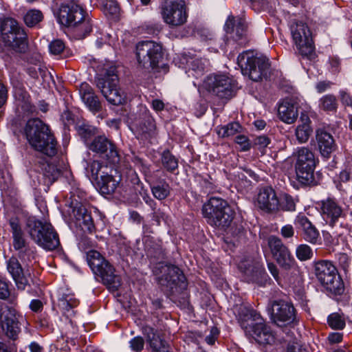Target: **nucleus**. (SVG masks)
Masks as SVG:
<instances>
[{
    "label": "nucleus",
    "mask_w": 352,
    "mask_h": 352,
    "mask_svg": "<svg viewBox=\"0 0 352 352\" xmlns=\"http://www.w3.org/2000/svg\"><path fill=\"white\" fill-rule=\"evenodd\" d=\"M16 350L14 343L0 342V352H15Z\"/></svg>",
    "instance_id": "obj_63"
},
{
    "label": "nucleus",
    "mask_w": 352,
    "mask_h": 352,
    "mask_svg": "<svg viewBox=\"0 0 352 352\" xmlns=\"http://www.w3.org/2000/svg\"><path fill=\"white\" fill-rule=\"evenodd\" d=\"M267 267L274 279L279 283L280 277L278 276V270L275 264L273 263H269L267 264Z\"/></svg>",
    "instance_id": "obj_64"
},
{
    "label": "nucleus",
    "mask_w": 352,
    "mask_h": 352,
    "mask_svg": "<svg viewBox=\"0 0 352 352\" xmlns=\"http://www.w3.org/2000/svg\"><path fill=\"white\" fill-rule=\"evenodd\" d=\"M74 217L76 220V224H78L84 218L85 214H89L85 206L81 204H76L73 209Z\"/></svg>",
    "instance_id": "obj_52"
},
{
    "label": "nucleus",
    "mask_w": 352,
    "mask_h": 352,
    "mask_svg": "<svg viewBox=\"0 0 352 352\" xmlns=\"http://www.w3.org/2000/svg\"><path fill=\"white\" fill-rule=\"evenodd\" d=\"M295 230L292 225L287 224L280 229V234L285 239H290L294 236Z\"/></svg>",
    "instance_id": "obj_56"
},
{
    "label": "nucleus",
    "mask_w": 352,
    "mask_h": 352,
    "mask_svg": "<svg viewBox=\"0 0 352 352\" xmlns=\"http://www.w3.org/2000/svg\"><path fill=\"white\" fill-rule=\"evenodd\" d=\"M289 28L299 53L302 56L312 59L315 56V47L312 33L308 25L302 21L293 20L290 22Z\"/></svg>",
    "instance_id": "obj_12"
},
{
    "label": "nucleus",
    "mask_w": 352,
    "mask_h": 352,
    "mask_svg": "<svg viewBox=\"0 0 352 352\" xmlns=\"http://www.w3.org/2000/svg\"><path fill=\"white\" fill-rule=\"evenodd\" d=\"M76 130L79 135L85 140H87L96 133V129L94 126L84 122L78 124L76 126Z\"/></svg>",
    "instance_id": "obj_45"
},
{
    "label": "nucleus",
    "mask_w": 352,
    "mask_h": 352,
    "mask_svg": "<svg viewBox=\"0 0 352 352\" xmlns=\"http://www.w3.org/2000/svg\"><path fill=\"white\" fill-rule=\"evenodd\" d=\"M27 229L30 237L41 248L51 251L59 247L58 234L50 223L30 218Z\"/></svg>",
    "instance_id": "obj_6"
},
{
    "label": "nucleus",
    "mask_w": 352,
    "mask_h": 352,
    "mask_svg": "<svg viewBox=\"0 0 352 352\" xmlns=\"http://www.w3.org/2000/svg\"><path fill=\"white\" fill-rule=\"evenodd\" d=\"M4 46L16 53L24 54L28 49V34L22 25L12 18H6L0 26Z\"/></svg>",
    "instance_id": "obj_5"
},
{
    "label": "nucleus",
    "mask_w": 352,
    "mask_h": 352,
    "mask_svg": "<svg viewBox=\"0 0 352 352\" xmlns=\"http://www.w3.org/2000/svg\"><path fill=\"white\" fill-rule=\"evenodd\" d=\"M130 129L138 138H146L155 129V123L150 111L144 107L131 123Z\"/></svg>",
    "instance_id": "obj_18"
},
{
    "label": "nucleus",
    "mask_w": 352,
    "mask_h": 352,
    "mask_svg": "<svg viewBox=\"0 0 352 352\" xmlns=\"http://www.w3.org/2000/svg\"><path fill=\"white\" fill-rule=\"evenodd\" d=\"M242 127L239 122H231L220 127L217 130L219 137L226 138L234 135L237 133H240Z\"/></svg>",
    "instance_id": "obj_42"
},
{
    "label": "nucleus",
    "mask_w": 352,
    "mask_h": 352,
    "mask_svg": "<svg viewBox=\"0 0 352 352\" xmlns=\"http://www.w3.org/2000/svg\"><path fill=\"white\" fill-rule=\"evenodd\" d=\"M270 143V140L265 135L258 136L254 139V146L261 151L262 153H265V149Z\"/></svg>",
    "instance_id": "obj_53"
},
{
    "label": "nucleus",
    "mask_w": 352,
    "mask_h": 352,
    "mask_svg": "<svg viewBox=\"0 0 352 352\" xmlns=\"http://www.w3.org/2000/svg\"><path fill=\"white\" fill-rule=\"evenodd\" d=\"M294 223L300 230L301 237L305 241L312 245L321 243L319 230L306 216L298 215L294 220Z\"/></svg>",
    "instance_id": "obj_23"
},
{
    "label": "nucleus",
    "mask_w": 352,
    "mask_h": 352,
    "mask_svg": "<svg viewBox=\"0 0 352 352\" xmlns=\"http://www.w3.org/2000/svg\"><path fill=\"white\" fill-rule=\"evenodd\" d=\"M162 14L164 21L172 26L183 25L187 19L185 4L182 1H166Z\"/></svg>",
    "instance_id": "obj_17"
},
{
    "label": "nucleus",
    "mask_w": 352,
    "mask_h": 352,
    "mask_svg": "<svg viewBox=\"0 0 352 352\" xmlns=\"http://www.w3.org/2000/svg\"><path fill=\"white\" fill-rule=\"evenodd\" d=\"M143 333L153 352H168L166 342L160 338L157 331L153 327L149 326L144 327Z\"/></svg>",
    "instance_id": "obj_31"
},
{
    "label": "nucleus",
    "mask_w": 352,
    "mask_h": 352,
    "mask_svg": "<svg viewBox=\"0 0 352 352\" xmlns=\"http://www.w3.org/2000/svg\"><path fill=\"white\" fill-rule=\"evenodd\" d=\"M202 214L208 224L221 228L228 227L233 218L232 210L227 201L215 197L203 205Z\"/></svg>",
    "instance_id": "obj_8"
},
{
    "label": "nucleus",
    "mask_w": 352,
    "mask_h": 352,
    "mask_svg": "<svg viewBox=\"0 0 352 352\" xmlns=\"http://www.w3.org/2000/svg\"><path fill=\"white\" fill-rule=\"evenodd\" d=\"M321 214L326 223L332 228L337 226L344 216L342 206L333 197L321 201Z\"/></svg>",
    "instance_id": "obj_20"
},
{
    "label": "nucleus",
    "mask_w": 352,
    "mask_h": 352,
    "mask_svg": "<svg viewBox=\"0 0 352 352\" xmlns=\"http://www.w3.org/2000/svg\"><path fill=\"white\" fill-rule=\"evenodd\" d=\"M120 181V175L113 176L107 171L102 172L96 184L100 193L103 195H111L116 192Z\"/></svg>",
    "instance_id": "obj_30"
},
{
    "label": "nucleus",
    "mask_w": 352,
    "mask_h": 352,
    "mask_svg": "<svg viewBox=\"0 0 352 352\" xmlns=\"http://www.w3.org/2000/svg\"><path fill=\"white\" fill-rule=\"evenodd\" d=\"M332 82L330 81H320L316 85V89L318 93H322L330 89Z\"/></svg>",
    "instance_id": "obj_62"
},
{
    "label": "nucleus",
    "mask_w": 352,
    "mask_h": 352,
    "mask_svg": "<svg viewBox=\"0 0 352 352\" xmlns=\"http://www.w3.org/2000/svg\"><path fill=\"white\" fill-rule=\"evenodd\" d=\"M204 87L208 92L220 98H230L234 94L233 81L225 75L212 74L207 76Z\"/></svg>",
    "instance_id": "obj_16"
},
{
    "label": "nucleus",
    "mask_w": 352,
    "mask_h": 352,
    "mask_svg": "<svg viewBox=\"0 0 352 352\" xmlns=\"http://www.w3.org/2000/svg\"><path fill=\"white\" fill-rule=\"evenodd\" d=\"M161 275L157 276V282L162 289L174 292L177 287L184 289L186 287V278L182 271L173 265H160L159 267Z\"/></svg>",
    "instance_id": "obj_14"
},
{
    "label": "nucleus",
    "mask_w": 352,
    "mask_h": 352,
    "mask_svg": "<svg viewBox=\"0 0 352 352\" xmlns=\"http://www.w3.org/2000/svg\"><path fill=\"white\" fill-rule=\"evenodd\" d=\"M328 324L334 329H342L345 327V320L338 313H333L328 316Z\"/></svg>",
    "instance_id": "obj_47"
},
{
    "label": "nucleus",
    "mask_w": 352,
    "mask_h": 352,
    "mask_svg": "<svg viewBox=\"0 0 352 352\" xmlns=\"http://www.w3.org/2000/svg\"><path fill=\"white\" fill-rule=\"evenodd\" d=\"M163 167L168 172H173L178 168V160L168 150L163 151L161 155Z\"/></svg>",
    "instance_id": "obj_39"
},
{
    "label": "nucleus",
    "mask_w": 352,
    "mask_h": 352,
    "mask_svg": "<svg viewBox=\"0 0 352 352\" xmlns=\"http://www.w3.org/2000/svg\"><path fill=\"white\" fill-rule=\"evenodd\" d=\"M144 341L140 336H136L132 338L129 342L131 349L135 352H140L144 349Z\"/></svg>",
    "instance_id": "obj_54"
},
{
    "label": "nucleus",
    "mask_w": 352,
    "mask_h": 352,
    "mask_svg": "<svg viewBox=\"0 0 352 352\" xmlns=\"http://www.w3.org/2000/svg\"><path fill=\"white\" fill-rule=\"evenodd\" d=\"M30 184L34 188L36 189L41 182V174L32 171L30 173Z\"/></svg>",
    "instance_id": "obj_59"
},
{
    "label": "nucleus",
    "mask_w": 352,
    "mask_h": 352,
    "mask_svg": "<svg viewBox=\"0 0 352 352\" xmlns=\"http://www.w3.org/2000/svg\"><path fill=\"white\" fill-rule=\"evenodd\" d=\"M10 296L8 284L0 278V299H6Z\"/></svg>",
    "instance_id": "obj_60"
},
{
    "label": "nucleus",
    "mask_w": 352,
    "mask_h": 352,
    "mask_svg": "<svg viewBox=\"0 0 352 352\" xmlns=\"http://www.w3.org/2000/svg\"><path fill=\"white\" fill-rule=\"evenodd\" d=\"M7 269L11 274L18 289L24 290L29 284L28 276H30L29 270L24 272L21 263L15 257H11L7 261Z\"/></svg>",
    "instance_id": "obj_27"
},
{
    "label": "nucleus",
    "mask_w": 352,
    "mask_h": 352,
    "mask_svg": "<svg viewBox=\"0 0 352 352\" xmlns=\"http://www.w3.org/2000/svg\"><path fill=\"white\" fill-rule=\"evenodd\" d=\"M239 270L244 274L248 281L256 282L266 276L265 268L257 260L245 258L239 264Z\"/></svg>",
    "instance_id": "obj_25"
},
{
    "label": "nucleus",
    "mask_w": 352,
    "mask_h": 352,
    "mask_svg": "<svg viewBox=\"0 0 352 352\" xmlns=\"http://www.w3.org/2000/svg\"><path fill=\"white\" fill-rule=\"evenodd\" d=\"M144 243L148 256L158 257L161 254L162 251L160 247L157 244L151 245V242L149 241L148 237L144 238Z\"/></svg>",
    "instance_id": "obj_49"
},
{
    "label": "nucleus",
    "mask_w": 352,
    "mask_h": 352,
    "mask_svg": "<svg viewBox=\"0 0 352 352\" xmlns=\"http://www.w3.org/2000/svg\"><path fill=\"white\" fill-rule=\"evenodd\" d=\"M88 147L94 153L104 155L113 163L117 162L119 160L116 146L104 135L95 137Z\"/></svg>",
    "instance_id": "obj_22"
},
{
    "label": "nucleus",
    "mask_w": 352,
    "mask_h": 352,
    "mask_svg": "<svg viewBox=\"0 0 352 352\" xmlns=\"http://www.w3.org/2000/svg\"><path fill=\"white\" fill-rule=\"evenodd\" d=\"M144 29L147 34L157 35L162 30V25L160 23H148L145 25Z\"/></svg>",
    "instance_id": "obj_55"
},
{
    "label": "nucleus",
    "mask_w": 352,
    "mask_h": 352,
    "mask_svg": "<svg viewBox=\"0 0 352 352\" xmlns=\"http://www.w3.org/2000/svg\"><path fill=\"white\" fill-rule=\"evenodd\" d=\"M109 169L108 166L103 165L98 161L94 160L88 164L87 171V174H90L91 179L97 182L100 179L102 172H107Z\"/></svg>",
    "instance_id": "obj_38"
},
{
    "label": "nucleus",
    "mask_w": 352,
    "mask_h": 352,
    "mask_svg": "<svg viewBox=\"0 0 352 352\" xmlns=\"http://www.w3.org/2000/svg\"><path fill=\"white\" fill-rule=\"evenodd\" d=\"M96 84L109 104L118 106L125 102L126 96L118 87V77L115 68H109L103 76L96 78Z\"/></svg>",
    "instance_id": "obj_10"
},
{
    "label": "nucleus",
    "mask_w": 352,
    "mask_h": 352,
    "mask_svg": "<svg viewBox=\"0 0 352 352\" xmlns=\"http://www.w3.org/2000/svg\"><path fill=\"white\" fill-rule=\"evenodd\" d=\"M104 7L112 14L117 13L119 10L118 6L114 0H108Z\"/></svg>",
    "instance_id": "obj_61"
},
{
    "label": "nucleus",
    "mask_w": 352,
    "mask_h": 352,
    "mask_svg": "<svg viewBox=\"0 0 352 352\" xmlns=\"http://www.w3.org/2000/svg\"><path fill=\"white\" fill-rule=\"evenodd\" d=\"M297 258L302 261L310 259L313 256L312 249L307 244H300L296 248Z\"/></svg>",
    "instance_id": "obj_46"
},
{
    "label": "nucleus",
    "mask_w": 352,
    "mask_h": 352,
    "mask_svg": "<svg viewBox=\"0 0 352 352\" xmlns=\"http://www.w3.org/2000/svg\"><path fill=\"white\" fill-rule=\"evenodd\" d=\"M65 48V43L60 39H54L49 44V50L54 55L60 54Z\"/></svg>",
    "instance_id": "obj_51"
},
{
    "label": "nucleus",
    "mask_w": 352,
    "mask_h": 352,
    "mask_svg": "<svg viewBox=\"0 0 352 352\" xmlns=\"http://www.w3.org/2000/svg\"><path fill=\"white\" fill-rule=\"evenodd\" d=\"M272 321L278 326H285L296 321V310L293 305L284 300H270L267 307Z\"/></svg>",
    "instance_id": "obj_15"
},
{
    "label": "nucleus",
    "mask_w": 352,
    "mask_h": 352,
    "mask_svg": "<svg viewBox=\"0 0 352 352\" xmlns=\"http://www.w3.org/2000/svg\"><path fill=\"white\" fill-rule=\"evenodd\" d=\"M294 155L296 157L295 169L298 181L304 185H316L314 175L316 162L314 153L307 147H300Z\"/></svg>",
    "instance_id": "obj_11"
},
{
    "label": "nucleus",
    "mask_w": 352,
    "mask_h": 352,
    "mask_svg": "<svg viewBox=\"0 0 352 352\" xmlns=\"http://www.w3.org/2000/svg\"><path fill=\"white\" fill-rule=\"evenodd\" d=\"M314 274L318 282L329 294L340 296L344 292V282L333 263L327 260L314 263Z\"/></svg>",
    "instance_id": "obj_7"
},
{
    "label": "nucleus",
    "mask_w": 352,
    "mask_h": 352,
    "mask_svg": "<svg viewBox=\"0 0 352 352\" xmlns=\"http://www.w3.org/2000/svg\"><path fill=\"white\" fill-rule=\"evenodd\" d=\"M188 75L195 78L201 76L205 71V64L201 59L195 58L188 61Z\"/></svg>",
    "instance_id": "obj_40"
},
{
    "label": "nucleus",
    "mask_w": 352,
    "mask_h": 352,
    "mask_svg": "<svg viewBox=\"0 0 352 352\" xmlns=\"http://www.w3.org/2000/svg\"><path fill=\"white\" fill-rule=\"evenodd\" d=\"M78 300L76 298L74 294L67 292H60L58 298V306L64 311H69L72 309L77 307Z\"/></svg>",
    "instance_id": "obj_35"
},
{
    "label": "nucleus",
    "mask_w": 352,
    "mask_h": 352,
    "mask_svg": "<svg viewBox=\"0 0 352 352\" xmlns=\"http://www.w3.org/2000/svg\"><path fill=\"white\" fill-rule=\"evenodd\" d=\"M298 116L297 107L287 101H283L278 108V116L285 123L292 124L297 119Z\"/></svg>",
    "instance_id": "obj_32"
},
{
    "label": "nucleus",
    "mask_w": 352,
    "mask_h": 352,
    "mask_svg": "<svg viewBox=\"0 0 352 352\" xmlns=\"http://www.w3.org/2000/svg\"><path fill=\"white\" fill-rule=\"evenodd\" d=\"M296 200L288 194H283L279 199L278 211L293 212L296 210Z\"/></svg>",
    "instance_id": "obj_43"
},
{
    "label": "nucleus",
    "mask_w": 352,
    "mask_h": 352,
    "mask_svg": "<svg viewBox=\"0 0 352 352\" xmlns=\"http://www.w3.org/2000/svg\"><path fill=\"white\" fill-rule=\"evenodd\" d=\"M24 133L26 139L35 151L48 157H54L58 152V142L50 126L39 118L28 120Z\"/></svg>",
    "instance_id": "obj_3"
},
{
    "label": "nucleus",
    "mask_w": 352,
    "mask_h": 352,
    "mask_svg": "<svg viewBox=\"0 0 352 352\" xmlns=\"http://www.w3.org/2000/svg\"><path fill=\"white\" fill-rule=\"evenodd\" d=\"M9 223L12 234L13 247L16 250L20 251L27 247L23 232L17 219H11Z\"/></svg>",
    "instance_id": "obj_33"
},
{
    "label": "nucleus",
    "mask_w": 352,
    "mask_h": 352,
    "mask_svg": "<svg viewBox=\"0 0 352 352\" xmlns=\"http://www.w3.org/2000/svg\"><path fill=\"white\" fill-rule=\"evenodd\" d=\"M77 225L81 227L84 232L92 233L95 230L94 221L91 214H85L84 218Z\"/></svg>",
    "instance_id": "obj_50"
},
{
    "label": "nucleus",
    "mask_w": 352,
    "mask_h": 352,
    "mask_svg": "<svg viewBox=\"0 0 352 352\" xmlns=\"http://www.w3.org/2000/svg\"><path fill=\"white\" fill-rule=\"evenodd\" d=\"M225 30L228 34H234L232 38L239 45H244L247 42L246 25L243 19L239 18L235 20L233 16H229L225 24Z\"/></svg>",
    "instance_id": "obj_26"
},
{
    "label": "nucleus",
    "mask_w": 352,
    "mask_h": 352,
    "mask_svg": "<svg viewBox=\"0 0 352 352\" xmlns=\"http://www.w3.org/2000/svg\"><path fill=\"white\" fill-rule=\"evenodd\" d=\"M256 206L268 214L278 212L279 199L275 190L270 186L261 188L256 195Z\"/></svg>",
    "instance_id": "obj_21"
},
{
    "label": "nucleus",
    "mask_w": 352,
    "mask_h": 352,
    "mask_svg": "<svg viewBox=\"0 0 352 352\" xmlns=\"http://www.w3.org/2000/svg\"><path fill=\"white\" fill-rule=\"evenodd\" d=\"M338 105L337 98L333 94H327L319 100L320 108L326 111H336Z\"/></svg>",
    "instance_id": "obj_41"
},
{
    "label": "nucleus",
    "mask_w": 352,
    "mask_h": 352,
    "mask_svg": "<svg viewBox=\"0 0 352 352\" xmlns=\"http://www.w3.org/2000/svg\"><path fill=\"white\" fill-rule=\"evenodd\" d=\"M89 266L98 280L111 291H116L121 286V278L116 274L115 267L96 250L87 253Z\"/></svg>",
    "instance_id": "obj_4"
},
{
    "label": "nucleus",
    "mask_w": 352,
    "mask_h": 352,
    "mask_svg": "<svg viewBox=\"0 0 352 352\" xmlns=\"http://www.w3.org/2000/svg\"><path fill=\"white\" fill-rule=\"evenodd\" d=\"M267 243L274 258L280 266L285 270L292 268L295 263V260L282 240L277 236H270Z\"/></svg>",
    "instance_id": "obj_19"
},
{
    "label": "nucleus",
    "mask_w": 352,
    "mask_h": 352,
    "mask_svg": "<svg viewBox=\"0 0 352 352\" xmlns=\"http://www.w3.org/2000/svg\"><path fill=\"white\" fill-rule=\"evenodd\" d=\"M237 64L242 74L255 82L266 78L270 69L269 59L265 56H258L250 51L240 54L237 57Z\"/></svg>",
    "instance_id": "obj_9"
},
{
    "label": "nucleus",
    "mask_w": 352,
    "mask_h": 352,
    "mask_svg": "<svg viewBox=\"0 0 352 352\" xmlns=\"http://www.w3.org/2000/svg\"><path fill=\"white\" fill-rule=\"evenodd\" d=\"M170 187L164 179H160L151 186V191L153 196L159 199H166L170 194Z\"/></svg>",
    "instance_id": "obj_37"
},
{
    "label": "nucleus",
    "mask_w": 352,
    "mask_h": 352,
    "mask_svg": "<svg viewBox=\"0 0 352 352\" xmlns=\"http://www.w3.org/2000/svg\"><path fill=\"white\" fill-rule=\"evenodd\" d=\"M316 138L321 155L326 159H329L331 154L336 149V144L333 136L323 129H318Z\"/></svg>",
    "instance_id": "obj_29"
},
{
    "label": "nucleus",
    "mask_w": 352,
    "mask_h": 352,
    "mask_svg": "<svg viewBox=\"0 0 352 352\" xmlns=\"http://www.w3.org/2000/svg\"><path fill=\"white\" fill-rule=\"evenodd\" d=\"M19 256L22 262L26 263L27 266L29 267L35 259V252L32 248L26 247L19 251Z\"/></svg>",
    "instance_id": "obj_48"
},
{
    "label": "nucleus",
    "mask_w": 352,
    "mask_h": 352,
    "mask_svg": "<svg viewBox=\"0 0 352 352\" xmlns=\"http://www.w3.org/2000/svg\"><path fill=\"white\" fill-rule=\"evenodd\" d=\"M234 314L241 328L258 343L271 344L274 336L261 314L252 307L244 305L236 306Z\"/></svg>",
    "instance_id": "obj_1"
},
{
    "label": "nucleus",
    "mask_w": 352,
    "mask_h": 352,
    "mask_svg": "<svg viewBox=\"0 0 352 352\" xmlns=\"http://www.w3.org/2000/svg\"><path fill=\"white\" fill-rule=\"evenodd\" d=\"M42 171L43 184L48 187L58 178L60 174L59 169L54 164L50 163L43 164Z\"/></svg>",
    "instance_id": "obj_34"
},
{
    "label": "nucleus",
    "mask_w": 352,
    "mask_h": 352,
    "mask_svg": "<svg viewBox=\"0 0 352 352\" xmlns=\"http://www.w3.org/2000/svg\"><path fill=\"white\" fill-rule=\"evenodd\" d=\"M80 98L86 107L96 113L102 109L101 102L93 88L87 82H82L79 87Z\"/></svg>",
    "instance_id": "obj_28"
},
{
    "label": "nucleus",
    "mask_w": 352,
    "mask_h": 352,
    "mask_svg": "<svg viewBox=\"0 0 352 352\" xmlns=\"http://www.w3.org/2000/svg\"><path fill=\"white\" fill-rule=\"evenodd\" d=\"M339 98L343 105L348 107L352 106V97L350 94L345 90L341 89L339 91Z\"/></svg>",
    "instance_id": "obj_57"
},
{
    "label": "nucleus",
    "mask_w": 352,
    "mask_h": 352,
    "mask_svg": "<svg viewBox=\"0 0 352 352\" xmlns=\"http://www.w3.org/2000/svg\"><path fill=\"white\" fill-rule=\"evenodd\" d=\"M136 56L141 67L146 69H155L159 67L162 59V49L154 41H141L136 45Z\"/></svg>",
    "instance_id": "obj_13"
},
{
    "label": "nucleus",
    "mask_w": 352,
    "mask_h": 352,
    "mask_svg": "<svg viewBox=\"0 0 352 352\" xmlns=\"http://www.w3.org/2000/svg\"><path fill=\"white\" fill-rule=\"evenodd\" d=\"M312 133L310 125L300 124L296 129V136L300 143L306 142Z\"/></svg>",
    "instance_id": "obj_44"
},
{
    "label": "nucleus",
    "mask_w": 352,
    "mask_h": 352,
    "mask_svg": "<svg viewBox=\"0 0 352 352\" xmlns=\"http://www.w3.org/2000/svg\"><path fill=\"white\" fill-rule=\"evenodd\" d=\"M57 21L68 28L78 39H82L92 31L93 23L83 8L74 1L61 3L56 15Z\"/></svg>",
    "instance_id": "obj_2"
},
{
    "label": "nucleus",
    "mask_w": 352,
    "mask_h": 352,
    "mask_svg": "<svg viewBox=\"0 0 352 352\" xmlns=\"http://www.w3.org/2000/svg\"><path fill=\"white\" fill-rule=\"evenodd\" d=\"M23 21L28 28H34L38 25L44 19L40 10L30 9L23 15Z\"/></svg>",
    "instance_id": "obj_36"
},
{
    "label": "nucleus",
    "mask_w": 352,
    "mask_h": 352,
    "mask_svg": "<svg viewBox=\"0 0 352 352\" xmlns=\"http://www.w3.org/2000/svg\"><path fill=\"white\" fill-rule=\"evenodd\" d=\"M0 322L5 335L9 339L13 341L16 340L21 331V328L15 310L8 309L3 311L0 316Z\"/></svg>",
    "instance_id": "obj_24"
},
{
    "label": "nucleus",
    "mask_w": 352,
    "mask_h": 352,
    "mask_svg": "<svg viewBox=\"0 0 352 352\" xmlns=\"http://www.w3.org/2000/svg\"><path fill=\"white\" fill-rule=\"evenodd\" d=\"M235 142L240 144L243 151H248L250 148V144L248 138L243 135H239L235 138Z\"/></svg>",
    "instance_id": "obj_58"
}]
</instances>
